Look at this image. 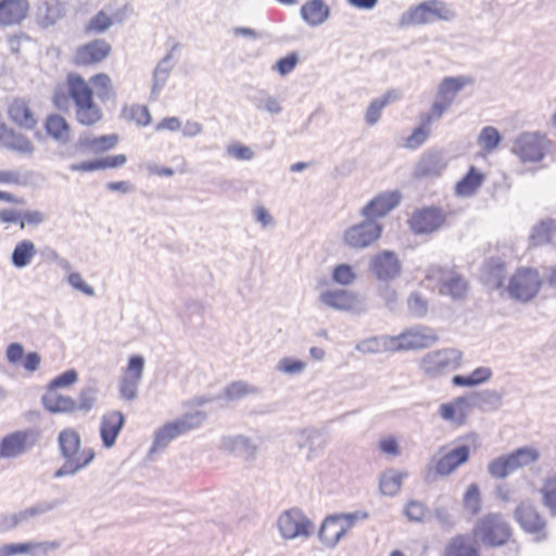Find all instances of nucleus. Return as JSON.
Wrapping results in <instances>:
<instances>
[{"label": "nucleus", "mask_w": 556, "mask_h": 556, "mask_svg": "<svg viewBox=\"0 0 556 556\" xmlns=\"http://www.w3.org/2000/svg\"><path fill=\"white\" fill-rule=\"evenodd\" d=\"M58 444L64 463L53 472L55 479L75 476L94 458V452L91 448H80V435L73 428H66L59 433Z\"/></svg>", "instance_id": "f257e3e1"}, {"label": "nucleus", "mask_w": 556, "mask_h": 556, "mask_svg": "<svg viewBox=\"0 0 556 556\" xmlns=\"http://www.w3.org/2000/svg\"><path fill=\"white\" fill-rule=\"evenodd\" d=\"M66 85L75 104V116L79 124L92 126L102 119V111L93 101V91L77 73L71 72L66 76Z\"/></svg>", "instance_id": "f03ea898"}, {"label": "nucleus", "mask_w": 556, "mask_h": 556, "mask_svg": "<svg viewBox=\"0 0 556 556\" xmlns=\"http://www.w3.org/2000/svg\"><path fill=\"white\" fill-rule=\"evenodd\" d=\"M206 419V414L201 410L187 413L173 421L166 422L155 430L153 443L149 455L164 451L176 438L199 428Z\"/></svg>", "instance_id": "7ed1b4c3"}, {"label": "nucleus", "mask_w": 556, "mask_h": 556, "mask_svg": "<svg viewBox=\"0 0 556 556\" xmlns=\"http://www.w3.org/2000/svg\"><path fill=\"white\" fill-rule=\"evenodd\" d=\"M540 457L536 448L523 446L514 452L492 459L488 465V472L496 479H505L514 471L535 463Z\"/></svg>", "instance_id": "20e7f679"}, {"label": "nucleus", "mask_w": 556, "mask_h": 556, "mask_svg": "<svg viewBox=\"0 0 556 556\" xmlns=\"http://www.w3.org/2000/svg\"><path fill=\"white\" fill-rule=\"evenodd\" d=\"M463 352L454 349H441L427 353L420 359V369L429 377H439L462 366Z\"/></svg>", "instance_id": "39448f33"}, {"label": "nucleus", "mask_w": 556, "mask_h": 556, "mask_svg": "<svg viewBox=\"0 0 556 556\" xmlns=\"http://www.w3.org/2000/svg\"><path fill=\"white\" fill-rule=\"evenodd\" d=\"M484 545L502 546L511 536V529L501 514H488L481 518L473 530Z\"/></svg>", "instance_id": "423d86ee"}, {"label": "nucleus", "mask_w": 556, "mask_h": 556, "mask_svg": "<svg viewBox=\"0 0 556 556\" xmlns=\"http://www.w3.org/2000/svg\"><path fill=\"white\" fill-rule=\"evenodd\" d=\"M471 83L472 79L469 76L444 77L438 86L434 101L428 113L439 121L452 106L459 91Z\"/></svg>", "instance_id": "0eeeda50"}, {"label": "nucleus", "mask_w": 556, "mask_h": 556, "mask_svg": "<svg viewBox=\"0 0 556 556\" xmlns=\"http://www.w3.org/2000/svg\"><path fill=\"white\" fill-rule=\"evenodd\" d=\"M426 277L435 281L441 295H447L455 301L463 300L467 295L468 282L456 271L441 266H430L427 269Z\"/></svg>", "instance_id": "6e6552de"}, {"label": "nucleus", "mask_w": 556, "mask_h": 556, "mask_svg": "<svg viewBox=\"0 0 556 556\" xmlns=\"http://www.w3.org/2000/svg\"><path fill=\"white\" fill-rule=\"evenodd\" d=\"M540 289L539 273L532 268H519L509 279L505 291L515 301L527 303L536 296Z\"/></svg>", "instance_id": "1a4fd4ad"}, {"label": "nucleus", "mask_w": 556, "mask_h": 556, "mask_svg": "<svg viewBox=\"0 0 556 556\" xmlns=\"http://www.w3.org/2000/svg\"><path fill=\"white\" fill-rule=\"evenodd\" d=\"M469 454V446L464 444L452 448L437 460L433 458L425 470V481L432 483L438 476L444 477L451 475L459 466L468 462Z\"/></svg>", "instance_id": "9d476101"}, {"label": "nucleus", "mask_w": 556, "mask_h": 556, "mask_svg": "<svg viewBox=\"0 0 556 556\" xmlns=\"http://www.w3.org/2000/svg\"><path fill=\"white\" fill-rule=\"evenodd\" d=\"M549 140L539 134L525 132L517 137L511 151L523 163L540 162L549 151Z\"/></svg>", "instance_id": "9b49d317"}, {"label": "nucleus", "mask_w": 556, "mask_h": 556, "mask_svg": "<svg viewBox=\"0 0 556 556\" xmlns=\"http://www.w3.org/2000/svg\"><path fill=\"white\" fill-rule=\"evenodd\" d=\"M280 535L286 540L308 538L312 534L313 522L299 508L283 511L277 520Z\"/></svg>", "instance_id": "f8f14e48"}, {"label": "nucleus", "mask_w": 556, "mask_h": 556, "mask_svg": "<svg viewBox=\"0 0 556 556\" xmlns=\"http://www.w3.org/2000/svg\"><path fill=\"white\" fill-rule=\"evenodd\" d=\"M39 438L40 431L33 428L3 437L0 441V458H15L23 455L38 442Z\"/></svg>", "instance_id": "ddd939ff"}, {"label": "nucleus", "mask_w": 556, "mask_h": 556, "mask_svg": "<svg viewBox=\"0 0 556 556\" xmlns=\"http://www.w3.org/2000/svg\"><path fill=\"white\" fill-rule=\"evenodd\" d=\"M144 358L141 355H131L127 367L118 382V393L122 400L132 402L138 397V389L142 380Z\"/></svg>", "instance_id": "4468645a"}, {"label": "nucleus", "mask_w": 556, "mask_h": 556, "mask_svg": "<svg viewBox=\"0 0 556 556\" xmlns=\"http://www.w3.org/2000/svg\"><path fill=\"white\" fill-rule=\"evenodd\" d=\"M382 226L377 220L365 218L364 222L349 227L343 235L344 243L352 249H365L377 241Z\"/></svg>", "instance_id": "2eb2a0df"}, {"label": "nucleus", "mask_w": 556, "mask_h": 556, "mask_svg": "<svg viewBox=\"0 0 556 556\" xmlns=\"http://www.w3.org/2000/svg\"><path fill=\"white\" fill-rule=\"evenodd\" d=\"M369 271L381 282H389L402 274V263L396 253L383 250L370 257Z\"/></svg>", "instance_id": "dca6fc26"}, {"label": "nucleus", "mask_w": 556, "mask_h": 556, "mask_svg": "<svg viewBox=\"0 0 556 556\" xmlns=\"http://www.w3.org/2000/svg\"><path fill=\"white\" fill-rule=\"evenodd\" d=\"M514 516L525 532L535 536V541L540 542L547 538L546 521L532 504L520 503Z\"/></svg>", "instance_id": "f3484780"}, {"label": "nucleus", "mask_w": 556, "mask_h": 556, "mask_svg": "<svg viewBox=\"0 0 556 556\" xmlns=\"http://www.w3.org/2000/svg\"><path fill=\"white\" fill-rule=\"evenodd\" d=\"M445 223V214L440 207L429 206L414 212L408 220L415 235H427L439 230Z\"/></svg>", "instance_id": "a211bd4d"}, {"label": "nucleus", "mask_w": 556, "mask_h": 556, "mask_svg": "<svg viewBox=\"0 0 556 556\" xmlns=\"http://www.w3.org/2000/svg\"><path fill=\"white\" fill-rule=\"evenodd\" d=\"M294 442L298 448L307 450L306 459L313 460L324 453L329 439L325 431L309 427L296 430Z\"/></svg>", "instance_id": "6ab92c4d"}, {"label": "nucleus", "mask_w": 556, "mask_h": 556, "mask_svg": "<svg viewBox=\"0 0 556 556\" xmlns=\"http://www.w3.org/2000/svg\"><path fill=\"white\" fill-rule=\"evenodd\" d=\"M112 47L104 39H94L79 46L73 55V64L76 66H90L104 61L111 53Z\"/></svg>", "instance_id": "aec40b11"}, {"label": "nucleus", "mask_w": 556, "mask_h": 556, "mask_svg": "<svg viewBox=\"0 0 556 556\" xmlns=\"http://www.w3.org/2000/svg\"><path fill=\"white\" fill-rule=\"evenodd\" d=\"M61 542L53 541H27L22 543H10L0 546V556H47L50 552H54L61 547Z\"/></svg>", "instance_id": "412c9836"}, {"label": "nucleus", "mask_w": 556, "mask_h": 556, "mask_svg": "<svg viewBox=\"0 0 556 556\" xmlns=\"http://www.w3.org/2000/svg\"><path fill=\"white\" fill-rule=\"evenodd\" d=\"M402 194L400 191L382 192L362 208V215L369 220H376L395 208L400 204Z\"/></svg>", "instance_id": "4be33fe9"}, {"label": "nucleus", "mask_w": 556, "mask_h": 556, "mask_svg": "<svg viewBox=\"0 0 556 556\" xmlns=\"http://www.w3.org/2000/svg\"><path fill=\"white\" fill-rule=\"evenodd\" d=\"M319 301L329 308L342 312H353L361 304L358 294L345 289L325 290L319 294Z\"/></svg>", "instance_id": "5701e85b"}, {"label": "nucleus", "mask_w": 556, "mask_h": 556, "mask_svg": "<svg viewBox=\"0 0 556 556\" xmlns=\"http://www.w3.org/2000/svg\"><path fill=\"white\" fill-rule=\"evenodd\" d=\"M446 161L439 151H427L419 159L414 169L416 178L439 177L446 168Z\"/></svg>", "instance_id": "b1692460"}, {"label": "nucleus", "mask_w": 556, "mask_h": 556, "mask_svg": "<svg viewBox=\"0 0 556 556\" xmlns=\"http://www.w3.org/2000/svg\"><path fill=\"white\" fill-rule=\"evenodd\" d=\"M125 425V416L119 410L105 413L100 421V437L105 447H112Z\"/></svg>", "instance_id": "393cba45"}, {"label": "nucleus", "mask_w": 556, "mask_h": 556, "mask_svg": "<svg viewBox=\"0 0 556 556\" xmlns=\"http://www.w3.org/2000/svg\"><path fill=\"white\" fill-rule=\"evenodd\" d=\"M8 115L14 124L24 129L30 130L37 125V118L24 99H13L8 105Z\"/></svg>", "instance_id": "a878e982"}, {"label": "nucleus", "mask_w": 556, "mask_h": 556, "mask_svg": "<svg viewBox=\"0 0 556 556\" xmlns=\"http://www.w3.org/2000/svg\"><path fill=\"white\" fill-rule=\"evenodd\" d=\"M220 446L224 451L233 453L247 460L253 459L257 451V444L242 434L224 437Z\"/></svg>", "instance_id": "bb28decb"}, {"label": "nucleus", "mask_w": 556, "mask_h": 556, "mask_svg": "<svg viewBox=\"0 0 556 556\" xmlns=\"http://www.w3.org/2000/svg\"><path fill=\"white\" fill-rule=\"evenodd\" d=\"M27 0H0V25H15L27 15Z\"/></svg>", "instance_id": "cd10ccee"}, {"label": "nucleus", "mask_w": 556, "mask_h": 556, "mask_svg": "<svg viewBox=\"0 0 556 556\" xmlns=\"http://www.w3.org/2000/svg\"><path fill=\"white\" fill-rule=\"evenodd\" d=\"M301 18L311 27L324 24L330 16V8L324 0H307L300 9Z\"/></svg>", "instance_id": "c85d7f7f"}, {"label": "nucleus", "mask_w": 556, "mask_h": 556, "mask_svg": "<svg viewBox=\"0 0 556 556\" xmlns=\"http://www.w3.org/2000/svg\"><path fill=\"white\" fill-rule=\"evenodd\" d=\"M506 276V264L502 260L492 257L485 262L482 273V280L485 287L491 290L502 289Z\"/></svg>", "instance_id": "c756f323"}, {"label": "nucleus", "mask_w": 556, "mask_h": 556, "mask_svg": "<svg viewBox=\"0 0 556 556\" xmlns=\"http://www.w3.org/2000/svg\"><path fill=\"white\" fill-rule=\"evenodd\" d=\"M345 534L346 531L338 515H330L324 520L318 536L325 546L333 548Z\"/></svg>", "instance_id": "7c9ffc66"}, {"label": "nucleus", "mask_w": 556, "mask_h": 556, "mask_svg": "<svg viewBox=\"0 0 556 556\" xmlns=\"http://www.w3.org/2000/svg\"><path fill=\"white\" fill-rule=\"evenodd\" d=\"M247 99L255 110L271 116L279 115L283 111L281 101L265 89H255L247 96Z\"/></svg>", "instance_id": "2f4dec72"}, {"label": "nucleus", "mask_w": 556, "mask_h": 556, "mask_svg": "<svg viewBox=\"0 0 556 556\" xmlns=\"http://www.w3.org/2000/svg\"><path fill=\"white\" fill-rule=\"evenodd\" d=\"M175 47L172 49L174 50ZM173 51L161 59L152 74L151 99L156 100L162 89L165 87L168 77L174 68Z\"/></svg>", "instance_id": "473e14b6"}, {"label": "nucleus", "mask_w": 556, "mask_h": 556, "mask_svg": "<svg viewBox=\"0 0 556 556\" xmlns=\"http://www.w3.org/2000/svg\"><path fill=\"white\" fill-rule=\"evenodd\" d=\"M66 12L67 3L61 0H47L38 7V17L43 27L55 25Z\"/></svg>", "instance_id": "72a5a7b5"}, {"label": "nucleus", "mask_w": 556, "mask_h": 556, "mask_svg": "<svg viewBox=\"0 0 556 556\" xmlns=\"http://www.w3.org/2000/svg\"><path fill=\"white\" fill-rule=\"evenodd\" d=\"M468 406L469 404L467 399L459 396L452 402L441 404L439 407V415L442 419L460 426L464 425L467 419Z\"/></svg>", "instance_id": "f704fd0d"}, {"label": "nucleus", "mask_w": 556, "mask_h": 556, "mask_svg": "<svg viewBox=\"0 0 556 556\" xmlns=\"http://www.w3.org/2000/svg\"><path fill=\"white\" fill-rule=\"evenodd\" d=\"M42 406L51 414H70L76 410V401L67 395L50 391L41 397Z\"/></svg>", "instance_id": "c9c22d12"}, {"label": "nucleus", "mask_w": 556, "mask_h": 556, "mask_svg": "<svg viewBox=\"0 0 556 556\" xmlns=\"http://www.w3.org/2000/svg\"><path fill=\"white\" fill-rule=\"evenodd\" d=\"M0 143L7 149L22 154H31L34 151V146L26 136L8 128L7 125L3 131H0Z\"/></svg>", "instance_id": "e433bc0d"}, {"label": "nucleus", "mask_w": 556, "mask_h": 556, "mask_svg": "<svg viewBox=\"0 0 556 556\" xmlns=\"http://www.w3.org/2000/svg\"><path fill=\"white\" fill-rule=\"evenodd\" d=\"M471 406L482 412L498 410L503 404V394L495 390H481L470 396Z\"/></svg>", "instance_id": "4c0bfd02"}, {"label": "nucleus", "mask_w": 556, "mask_h": 556, "mask_svg": "<svg viewBox=\"0 0 556 556\" xmlns=\"http://www.w3.org/2000/svg\"><path fill=\"white\" fill-rule=\"evenodd\" d=\"M45 129L51 138L62 144L71 140V126L67 121L59 114H51L46 118Z\"/></svg>", "instance_id": "58836bf2"}, {"label": "nucleus", "mask_w": 556, "mask_h": 556, "mask_svg": "<svg viewBox=\"0 0 556 556\" xmlns=\"http://www.w3.org/2000/svg\"><path fill=\"white\" fill-rule=\"evenodd\" d=\"M36 254L37 250L35 243L31 240L24 239L15 244L10 261L13 267L22 269L31 263Z\"/></svg>", "instance_id": "ea45409f"}, {"label": "nucleus", "mask_w": 556, "mask_h": 556, "mask_svg": "<svg viewBox=\"0 0 556 556\" xmlns=\"http://www.w3.org/2000/svg\"><path fill=\"white\" fill-rule=\"evenodd\" d=\"M485 177L475 166H470L466 175L456 184L455 193L468 198L473 195L483 184Z\"/></svg>", "instance_id": "a19ab883"}, {"label": "nucleus", "mask_w": 556, "mask_h": 556, "mask_svg": "<svg viewBox=\"0 0 556 556\" xmlns=\"http://www.w3.org/2000/svg\"><path fill=\"white\" fill-rule=\"evenodd\" d=\"M421 125L413 130V132L406 138L404 147L409 150H416L420 148L430 136V126L437 121L429 113L420 115Z\"/></svg>", "instance_id": "79ce46f5"}, {"label": "nucleus", "mask_w": 556, "mask_h": 556, "mask_svg": "<svg viewBox=\"0 0 556 556\" xmlns=\"http://www.w3.org/2000/svg\"><path fill=\"white\" fill-rule=\"evenodd\" d=\"M443 556H479V553L468 536L458 534L448 541Z\"/></svg>", "instance_id": "37998d69"}, {"label": "nucleus", "mask_w": 556, "mask_h": 556, "mask_svg": "<svg viewBox=\"0 0 556 556\" xmlns=\"http://www.w3.org/2000/svg\"><path fill=\"white\" fill-rule=\"evenodd\" d=\"M424 4L429 24L435 21L450 22L456 17V13L451 5L442 0H426Z\"/></svg>", "instance_id": "c03bdc74"}, {"label": "nucleus", "mask_w": 556, "mask_h": 556, "mask_svg": "<svg viewBox=\"0 0 556 556\" xmlns=\"http://www.w3.org/2000/svg\"><path fill=\"white\" fill-rule=\"evenodd\" d=\"M393 352L417 350L427 346V337L417 331H406L400 336L391 337Z\"/></svg>", "instance_id": "a18cd8bd"}, {"label": "nucleus", "mask_w": 556, "mask_h": 556, "mask_svg": "<svg viewBox=\"0 0 556 556\" xmlns=\"http://www.w3.org/2000/svg\"><path fill=\"white\" fill-rule=\"evenodd\" d=\"M355 349L364 354H378L383 352H393L391 337L380 336L371 337L358 342Z\"/></svg>", "instance_id": "49530a36"}, {"label": "nucleus", "mask_w": 556, "mask_h": 556, "mask_svg": "<svg viewBox=\"0 0 556 556\" xmlns=\"http://www.w3.org/2000/svg\"><path fill=\"white\" fill-rule=\"evenodd\" d=\"M123 21L124 16L121 12H117L113 17H110L104 11H99L85 26V33L102 34L106 31L114 22L122 23Z\"/></svg>", "instance_id": "de8ad7c7"}, {"label": "nucleus", "mask_w": 556, "mask_h": 556, "mask_svg": "<svg viewBox=\"0 0 556 556\" xmlns=\"http://www.w3.org/2000/svg\"><path fill=\"white\" fill-rule=\"evenodd\" d=\"M556 236V222L553 219L542 220L533 227L530 235V244L533 247L547 244Z\"/></svg>", "instance_id": "09e8293b"}, {"label": "nucleus", "mask_w": 556, "mask_h": 556, "mask_svg": "<svg viewBox=\"0 0 556 556\" xmlns=\"http://www.w3.org/2000/svg\"><path fill=\"white\" fill-rule=\"evenodd\" d=\"M260 389L243 380H237L227 384L223 390V397L229 402L241 400L248 395H256Z\"/></svg>", "instance_id": "8fccbe9b"}, {"label": "nucleus", "mask_w": 556, "mask_h": 556, "mask_svg": "<svg viewBox=\"0 0 556 556\" xmlns=\"http://www.w3.org/2000/svg\"><path fill=\"white\" fill-rule=\"evenodd\" d=\"M406 476V472H397L393 469L383 472L379 483L382 494L388 496L397 494Z\"/></svg>", "instance_id": "3c124183"}, {"label": "nucleus", "mask_w": 556, "mask_h": 556, "mask_svg": "<svg viewBox=\"0 0 556 556\" xmlns=\"http://www.w3.org/2000/svg\"><path fill=\"white\" fill-rule=\"evenodd\" d=\"M90 81L97 89V96L102 102L115 100L116 92L113 88L112 80L108 74H96L91 77Z\"/></svg>", "instance_id": "603ef678"}, {"label": "nucleus", "mask_w": 556, "mask_h": 556, "mask_svg": "<svg viewBox=\"0 0 556 556\" xmlns=\"http://www.w3.org/2000/svg\"><path fill=\"white\" fill-rule=\"evenodd\" d=\"M542 504L551 517H556V477H547L541 489Z\"/></svg>", "instance_id": "864d4df0"}, {"label": "nucleus", "mask_w": 556, "mask_h": 556, "mask_svg": "<svg viewBox=\"0 0 556 556\" xmlns=\"http://www.w3.org/2000/svg\"><path fill=\"white\" fill-rule=\"evenodd\" d=\"M125 119L135 122L138 126H148L151 123V114L146 105L132 104L122 110Z\"/></svg>", "instance_id": "5fc2aeb1"}, {"label": "nucleus", "mask_w": 556, "mask_h": 556, "mask_svg": "<svg viewBox=\"0 0 556 556\" xmlns=\"http://www.w3.org/2000/svg\"><path fill=\"white\" fill-rule=\"evenodd\" d=\"M98 392L96 382L85 386L79 392L76 409L85 413L90 412L96 405Z\"/></svg>", "instance_id": "6e6d98bb"}, {"label": "nucleus", "mask_w": 556, "mask_h": 556, "mask_svg": "<svg viewBox=\"0 0 556 556\" xmlns=\"http://www.w3.org/2000/svg\"><path fill=\"white\" fill-rule=\"evenodd\" d=\"M401 26L425 25L429 24V18L426 17V10L424 1L416 7L409 8L400 17Z\"/></svg>", "instance_id": "4d7b16f0"}, {"label": "nucleus", "mask_w": 556, "mask_h": 556, "mask_svg": "<svg viewBox=\"0 0 556 556\" xmlns=\"http://www.w3.org/2000/svg\"><path fill=\"white\" fill-rule=\"evenodd\" d=\"M391 93L390 91L370 102L365 114V121L368 125H375L379 121L382 110L390 102Z\"/></svg>", "instance_id": "13d9d810"}, {"label": "nucleus", "mask_w": 556, "mask_h": 556, "mask_svg": "<svg viewBox=\"0 0 556 556\" xmlns=\"http://www.w3.org/2000/svg\"><path fill=\"white\" fill-rule=\"evenodd\" d=\"M502 136L500 131L492 126L482 128L479 135V143L485 151L494 150L501 142Z\"/></svg>", "instance_id": "bf43d9fd"}, {"label": "nucleus", "mask_w": 556, "mask_h": 556, "mask_svg": "<svg viewBox=\"0 0 556 556\" xmlns=\"http://www.w3.org/2000/svg\"><path fill=\"white\" fill-rule=\"evenodd\" d=\"M409 313L417 318H422L428 313V301L419 293L412 292L407 299Z\"/></svg>", "instance_id": "052dcab7"}, {"label": "nucleus", "mask_w": 556, "mask_h": 556, "mask_svg": "<svg viewBox=\"0 0 556 556\" xmlns=\"http://www.w3.org/2000/svg\"><path fill=\"white\" fill-rule=\"evenodd\" d=\"M464 506L471 515H477L481 509L480 490L476 483H471L464 496Z\"/></svg>", "instance_id": "680f3d73"}, {"label": "nucleus", "mask_w": 556, "mask_h": 556, "mask_svg": "<svg viewBox=\"0 0 556 556\" xmlns=\"http://www.w3.org/2000/svg\"><path fill=\"white\" fill-rule=\"evenodd\" d=\"M355 279L356 275L348 264L337 265L332 270V280L341 286H350Z\"/></svg>", "instance_id": "e2e57ef3"}, {"label": "nucleus", "mask_w": 556, "mask_h": 556, "mask_svg": "<svg viewBox=\"0 0 556 556\" xmlns=\"http://www.w3.org/2000/svg\"><path fill=\"white\" fill-rule=\"evenodd\" d=\"M427 511V506L422 502L416 500L407 502L404 508L405 516L408 520L414 522H422Z\"/></svg>", "instance_id": "0e129e2a"}, {"label": "nucleus", "mask_w": 556, "mask_h": 556, "mask_svg": "<svg viewBox=\"0 0 556 556\" xmlns=\"http://www.w3.org/2000/svg\"><path fill=\"white\" fill-rule=\"evenodd\" d=\"M306 364L292 357H283L277 364V370L287 375H299L304 371Z\"/></svg>", "instance_id": "69168bd1"}, {"label": "nucleus", "mask_w": 556, "mask_h": 556, "mask_svg": "<svg viewBox=\"0 0 556 556\" xmlns=\"http://www.w3.org/2000/svg\"><path fill=\"white\" fill-rule=\"evenodd\" d=\"M78 379V374L75 369H68L61 375L53 378L49 384L48 389L50 391H55L59 388H65L73 383H75Z\"/></svg>", "instance_id": "338daca9"}, {"label": "nucleus", "mask_w": 556, "mask_h": 556, "mask_svg": "<svg viewBox=\"0 0 556 556\" xmlns=\"http://www.w3.org/2000/svg\"><path fill=\"white\" fill-rule=\"evenodd\" d=\"M298 63L299 55L295 52H291L288 55L279 59L273 68L277 71L281 76H286L295 68Z\"/></svg>", "instance_id": "774afa93"}]
</instances>
